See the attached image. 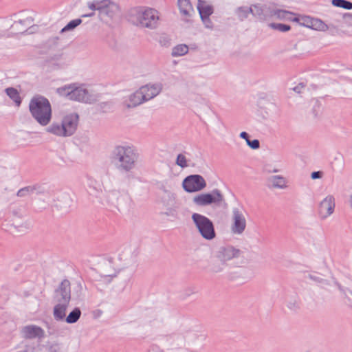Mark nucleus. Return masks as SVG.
Instances as JSON below:
<instances>
[{
	"label": "nucleus",
	"mask_w": 352,
	"mask_h": 352,
	"mask_svg": "<svg viewBox=\"0 0 352 352\" xmlns=\"http://www.w3.org/2000/svg\"><path fill=\"white\" fill-rule=\"evenodd\" d=\"M323 173L322 171H314L311 174L312 179H320L322 177Z\"/></svg>",
	"instance_id": "79ce46f5"
},
{
	"label": "nucleus",
	"mask_w": 352,
	"mask_h": 352,
	"mask_svg": "<svg viewBox=\"0 0 352 352\" xmlns=\"http://www.w3.org/2000/svg\"><path fill=\"white\" fill-rule=\"evenodd\" d=\"M241 250L232 245L221 246L215 253V257L223 264L233 258H238L241 255Z\"/></svg>",
	"instance_id": "9b49d317"
},
{
	"label": "nucleus",
	"mask_w": 352,
	"mask_h": 352,
	"mask_svg": "<svg viewBox=\"0 0 352 352\" xmlns=\"http://www.w3.org/2000/svg\"><path fill=\"white\" fill-rule=\"evenodd\" d=\"M298 21L300 25L314 30L325 32L329 29V26L319 19L305 16Z\"/></svg>",
	"instance_id": "4468645a"
},
{
	"label": "nucleus",
	"mask_w": 352,
	"mask_h": 352,
	"mask_svg": "<svg viewBox=\"0 0 352 352\" xmlns=\"http://www.w3.org/2000/svg\"><path fill=\"white\" fill-rule=\"evenodd\" d=\"M139 158L137 150L129 145H118L111 154V160L116 168L124 173L131 172L136 165Z\"/></svg>",
	"instance_id": "f257e3e1"
},
{
	"label": "nucleus",
	"mask_w": 352,
	"mask_h": 352,
	"mask_svg": "<svg viewBox=\"0 0 352 352\" xmlns=\"http://www.w3.org/2000/svg\"><path fill=\"white\" fill-rule=\"evenodd\" d=\"M247 144L252 149H258L260 147V142L256 139L248 140Z\"/></svg>",
	"instance_id": "ea45409f"
},
{
	"label": "nucleus",
	"mask_w": 352,
	"mask_h": 352,
	"mask_svg": "<svg viewBox=\"0 0 352 352\" xmlns=\"http://www.w3.org/2000/svg\"><path fill=\"white\" fill-rule=\"evenodd\" d=\"M5 36V33L0 31V38H3Z\"/></svg>",
	"instance_id": "5fc2aeb1"
},
{
	"label": "nucleus",
	"mask_w": 352,
	"mask_h": 352,
	"mask_svg": "<svg viewBox=\"0 0 352 352\" xmlns=\"http://www.w3.org/2000/svg\"><path fill=\"white\" fill-rule=\"evenodd\" d=\"M197 7L200 16H210L214 12L212 6L204 0H198Z\"/></svg>",
	"instance_id": "5701e85b"
},
{
	"label": "nucleus",
	"mask_w": 352,
	"mask_h": 352,
	"mask_svg": "<svg viewBox=\"0 0 352 352\" xmlns=\"http://www.w3.org/2000/svg\"><path fill=\"white\" fill-rule=\"evenodd\" d=\"M7 95L14 102L17 107L21 104V98L18 91L13 87H8L6 89Z\"/></svg>",
	"instance_id": "c85d7f7f"
},
{
	"label": "nucleus",
	"mask_w": 352,
	"mask_h": 352,
	"mask_svg": "<svg viewBox=\"0 0 352 352\" xmlns=\"http://www.w3.org/2000/svg\"><path fill=\"white\" fill-rule=\"evenodd\" d=\"M16 30L19 32H21V33H23L24 32L25 30H26V27H23L22 28H16Z\"/></svg>",
	"instance_id": "603ef678"
},
{
	"label": "nucleus",
	"mask_w": 352,
	"mask_h": 352,
	"mask_svg": "<svg viewBox=\"0 0 352 352\" xmlns=\"http://www.w3.org/2000/svg\"><path fill=\"white\" fill-rule=\"evenodd\" d=\"M278 171V170L277 169H274V170H273L272 172H273V173H277Z\"/></svg>",
	"instance_id": "4d7b16f0"
},
{
	"label": "nucleus",
	"mask_w": 352,
	"mask_h": 352,
	"mask_svg": "<svg viewBox=\"0 0 352 352\" xmlns=\"http://www.w3.org/2000/svg\"><path fill=\"white\" fill-rule=\"evenodd\" d=\"M350 293L352 294V292L351 291Z\"/></svg>",
	"instance_id": "13d9d810"
},
{
	"label": "nucleus",
	"mask_w": 352,
	"mask_h": 352,
	"mask_svg": "<svg viewBox=\"0 0 352 352\" xmlns=\"http://www.w3.org/2000/svg\"><path fill=\"white\" fill-rule=\"evenodd\" d=\"M202 22L204 23L205 27L208 29L213 28V23L212 22L210 16H200Z\"/></svg>",
	"instance_id": "58836bf2"
},
{
	"label": "nucleus",
	"mask_w": 352,
	"mask_h": 352,
	"mask_svg": "<svg viewBox=\"0 0 352 352\" xmlns=\"http://www.w3.org/2000/svg\"><path fill=\"white\" fill-rule=\"evenodd\" d=\"M140 88L142 91L144 98L146 102L156 97L161 93L163 89V85L161 82L154 84L149 83L142 86Z\"/></svg>",
	"instance_id": "dca6fc26"
},
{
	"label": "nucleus",
	"mask_w": 352,
	"mask_h": 352,
	"mask_svg": "<svg viewBox=\"0 0 352 352\" xmlns=\"http://www.w3.org/2000/svg\"><path fill=\"white\" fill-rule=\"evenodd\" d=\"M244 272V270H240L238 273L240 274H243Z\"/></svg>",
	"instance_id": "6e6d98bb"
},
{
	"label": "nucleus",
	"mask_w": 352,
	"mask_h": 352,
	"mask_svg": "<svg viewBox=\"0 0 352 352\" xmlns=\"http://www.w3.org/2000/svg\"><path fill=\"white\" fill-rule=\"evenodd\" d=\"M38 186L36 185L34 186H28L24 188L19 189L16 192V196L19 197H28L34 194V192H38Z\"/></svg>",
	"instance_id": "a878e982"
},
{
	"label": "nucleus",
	"mask_w": 352,
	"mask_h": 352,
	"mask_svg": "<svg viewBox=\"0 0 352 352\" xmlns=\"http://www.w3.org/2000/svg\"><path fill=\"white\" fill-rule=\"evenodd\" d=\"M47 352H59L60 346L57 343H52L47 346Z\"/></svg>",
	"instance_id": "a19ab883"
},
{
	"label": "nucleus",
	"mask_w": 352,
	"mask_h": 352,
	"mask_svg": "<svg viewBox=\"0 0 352 352\" xmlns=\"http://www.w3.org/2000/svg\"><path fill=\"white\" fill-rule=\"evenodd\" d=\"M56 92L60 96L71 100L85 103H92L95 101V99L89 94L87 89L76 83H72L58 87L56 89Z\"/></svg>",
	"instance_id": "7ed1b4c3"
},
{
	"label": "nucleus",
	"mask_w": 352,
	"mask_h": 352,
	"mask_svg": "<svg viewBox=\"0 0 352 352\" xmlns=\"http://www.w3.org/2000/svg\"><path fill=\"white\" fill-rule=\"evenodd\" d=\"M71 300L70 282L64 279L54 292V300L58 302L69 303Z\"/></svg>",
	"instance_id": "f8f14e48"
},
{
	"label": "nucleus",
	"mask_w": 352,
	"mask_h": 352,
	"mask_svg": "<svg viewBox=\"0 0 352 352\" xmlns=\"http://www.w3.org/2000/svg\"><path fill=\"white\" fill-rule=\"evenodd\" d=\"M192 220L204 239L212 240L215 238L214 226L209 218L199 213H193L192 214Z\"/></svg>",
	"instance_id": "423d86ee"
},
{
	"label": "nucleus",
	"mask_w": 352,
	"mask_h": 352,
	"mask_svg": "<svg viewBox=\"0 0 352 352\" xmlns=\"http://www.w3.org/2000/svg\"><path fill=\"white\" fill-rule=\"evenodd\" d=\"M29 110L34 119L41 125L47 126L52 119V107L47 98L35 96L30 101Z\"/></svg>",
	"instance_id": "f03ea898"
},
{
	"label": "nucleus",
	"mask_w": 352,
	"mask_h": 352,
	"mask_svg": "<svg viewBox=\"0 0 352 352\" xmlns=\"http://www.w3.org/2000/svg\"><path fill=\"white\" fill-rule=\"evenodd\" d=\"M99 273L102 278L107 279V281L109 282L113 276H116V272L112 266L111 261L110 260H104L100 263L99 267Z\"/></svg>",
	"instance_id": "6ab92c4d"
},
{
	"label": "nucleus",
	"mask_w": 352,
	"mask_h": 352,
	"mask_svg": "<svg viewBox=\"0 0 352 352\" xmlns=\"http://www.w3.org/2000/svg\"><path fill=\"white\" fill-rule=\"evenodd\" d=\"M135 23L142 28L153 30L159 25V12L153 8H138L134 10Z\"/></svg>",
	"instance_id": "20e7f679"
},
{
	"label": "nucleus",
	"mask_w": 352,
	"mask_h": 352,
	"mask_svg": "<svg viewBox=\"0 0 352 352\" xmlns=\"http://www.w3.org/2000/svg\"><path fill=\"white\" fill-rule=\"evenodd\" d=\"M251 11L252 10L250 6H240L235 9L234 14L240 21H243L251 14Z\"/></svg>",
	"instance_id": "bb28decb"
},
{
	"label": "nucleus",
	"mask_w": 352,
	"mask_h": 352,
	"mask_svg": "<svg viewBox=\"0 0 352 352\" xmlns=\"http://www.w3.org/2000/svg\"><path fill=\"white\" fill-rule=\"evenodd\" d=\"M25 23V20H19L17 22H14V24L12 25V28H17V26L19 25H23Z\"/></svg>",
	"instance_id": "a18cd8bd"
},
{
	"label": "nucleus",
	"mask_w": 352,
	"mask_h": 352,
	"mask_svg": "<svg viewBox=\"0 0 352 352\" xmlns=\"http://www.w3.org/2000/svg\"><path fill=\"white\" fill-rule=\"evenodd\" d=\"M45 325L47 329L48 336H54L58 333V328L56 322L53 321H45Z\"/></svg>",
	"instance_id": "473e14b6"
},
{
	"label": "nucleus",
	"mask_w": 352,
	"mask_h": 352,
	"mask_svg": "<svg viewBox=\"0 0 352 352\" xmlns=\"http://www.w3.org/2000/svg\"><path fill=\"white\" fill-rule=\"evenodd\" d=\"M159 42L162 46L168 47L170 45V39L166 34L160 36Z\"/></svg>",
	"instance_id": "4c0bfd02"
},
{
	"label": "nucleus",
	"mask_w": 352,
	"mask_h": 352,
	"mask_svg": "<svg viewBox=\"0 0 352 352\" xmlns=\"http://www.w3.org/2000/svg\"><path fill=\"white\" fill-rule=\"evenodd\" d=\"M58 37H53L48 40L49 43H52L53 45H56L58 43Z\"/></svg>",
	"instance_id": "49530a36"
},
{
	"label": "nucleus",
	"mask_w": 352,
	"mask_h": 352,
	"mask_svg": "<svg viewBox=\"0 0 352 352\" xmlns=\"http://www.w3.org/2000/svg\"><path fill=\"white\" fill-rule=\"evenodd\" d=\"M240 138L245 140L246 143L248 142V140H249V135L247 132L243 131L239 135Z\"/></svg>",
	"instance_id": "c03bdc74"
},
{
	"label": "nucleus",
	"mask_w": 352,
	"mask_h": 352,
	"mask_svg": "<svg viewBox=\"0 0 352 352\" xmlns=\"http://www.w3.org/2000/svg\"><path fill=\"white\" fill-rule=\"evenodd\" d=\"M290 14H292V12L287 10L270 8V17H275L278 19H287L288 16Z\"/></svg>",
	"instance_id": "c756f323"
},
{
	"label": "nucleus",
	"mask_w": 352,
	"mask_h": 352,
	"mask_svg": "<svg viewBox=\"0 0 352 352\" xmlns=\"http://www.w3.org/2000/svg\"><path fill=\"white\" fill-rule=\"evenodd\" d=\"M192 203L197 206L204 207L212 204L217 206H226L224 197L219 189H214L210 192L201 193L192 198Z\"/></svg>",
	"instance_id": "39448f33"
},
{
	"label": "nucleus",
	"mask_w": 352,
	"mask_h": 352,
	"mask_svg": "<svg viewBox=\"0 0 352 352\" xmlns=\"http://www.w3.org/2000/svg\"><path fill=\"white\" fill-rule=\"evenodd\" d=\"M336 204L333 195L327 196L320 204L319 213L322 219H326L334 212Z\"/></svg>",
	"instance_id": "2eb2a0df"
},
{
	"label": "nucleus",
	"mask_w": 352,
	"mask_h": 352,
	"mask_svg": "<svg viewBox=\"0 0 352 352\" xmlns=\"http://www.w3.org/2000/svg\"><path fill=\"white\" fill-rule=\"evenodd\" d=\"M56 305L53 309V316L56 320L60 321L64 320L66 315V311L69 303L55 302Z\"/></svg>",
	"instance_id": "4be33fe9"
},
{
	"label": "nucleus",
	"mask_w": 352,
	"mask_h": 352,
	"mask_svg": "<svg viewBox=\"0 0 352 352\" xmlns=\"http://www.w3.org/2000/svg\"><path fill=\"white\" fill-rule=\"evenodd\" d=\"M232 213L231 231L233 234H241L246 228V219L243 212L241 209L235 207L232 208Z\"/></svg>",
	"instance_id": "9d476101"
},
{
	"label": "nucleus",
	"mask_w": 352,
	"mask_h": 352,
	"mask_svg": "<svg viewBox=\"0 0 352 352\" xmlns=\"http://www.w3.org/2000/svg\"><path fill=\"white\" fill-rule=\"evenodd\" d=\"M79 121V116L76 113H69L63 117V126L65 129L67 136L72 135L76 131Z\"/></svg>",
	"instance_id": "ddd939ff"
},
{
	"label": "nucleus",
	"mask_w": 352,
	"mask_h": 352,
	"mask_svg": "<svg viewBox=\"0 0 352 352\" xmlns=\"http://www.w3.org/2000/svg\"><path fill=\"white\" fill-rule=\"evenodd\" d=\"M175 164L182 168H186L188 166L187 164L186 157L182 153L177 155Z\"/></svg>",
	"instance_id": "e433bc0d"
},
{
	"label": "nucleus",
	"mask_w": 352,
	"mask_h": 352,
	"mask_svg": "<svg viewBox=\"0 0 352 352\" xmlns=\"http://www.w3.org/2000/svg\"><path fill=\"white\" fill-rule=\"evenodd\" d=\"M269 27L273 30H278L281 32H285L291 29V26L283 23H271Z\"/></svg>",
	"instance_id": "72a5a7b5"
},
{
	"label": "nucleus",
	"mask_w": 352,
	"mask_h": 352,
	"mask_svg": "<svg viewBox=\"0 0 352 352\" xmlns=\"http://www.w3.org/2000/svg\"><path fill=\"white\" fill-rule=\"evenodd\" d=\"M21 333L25 339H42L45 337L44 330L36 325L30 324L23 327L21 329Z\"/></svg>",
	"instance_id": "f3484780"
},
{
	"label": "nucleus",
	"mask_w": 352,
	"mask_h": 352,
	"mask_svg": "<svg viewBox=\"0 0 352 352\" xmlns=\"http://www.w3.org/2000/svg\"><path fill=\"white\" fill-rule=\"evenodd\" d=\"M182 186L185 191L195 192L204 189L206 187V182L200 175H191L184 179Z\"/></svg>",
	"instance_id": "1a4fd4ad"
},
{
	"label": "nucleus",
	"mask_w": 352,
	"mask_h": 352,
	"mask_svg": "<svg viewBox=\"0 0 352 352\" xmlns=\"http://www.w3.org/2000/svg\"><path fill=\"white\" fill-rule=\"evenodd\" d=\"M338 289L345 296H346V290L344 289V287L340 285L338 283H336Z\"/></svg>",
	"instance_id": "de8ad7c7"
},
{
	"label": "nucleus",
	"mask_w": 352,
	"mask_h": 352,
	"mask_svg": "<svg viewBox=\"0 0 352 352\" xmlns=\"http://www.w3.org/2000/svg\"><path fill=\"white\" fill-rule=\"evenodd\" d=\"M47 132L59 137H67L65 129L61 122H53L47 129Z\"/></svg>",
	"instance_id": "b1692460"
},
{
	"label": "nucleus",
	"mask_w": 352,
	"mask_h": 352,
	"mask_svg": "<svg viewBox=\"0 0 352 352\" xmlns=\"http://www.w3.org/2000/svg\"><path fill=\"white\" fill-rule=\"evenodd\" d=\"M267 186L270 188L285 189L287 188L285 178L280 175H272L267 178Z\"/></svg>",
	"instance_id": "412c9836"
},
{
	"label": "nucleus",
	"mask_w": 352,
	"mask_h": 352,
	"mask_svg": "<svg viewBox=\"0 0 352 352\" xmlns=\"http://www.w3.org/2000/svg\"><path fill=\"white\" fill-rule=\"evenodd\" d=\"M144 96L141 88L131 94L129 97V100L124 101V104L127 108L135 107L144 102H145Z\"/></svg>",
	"instance_id": "aec40b11"
},
{
	"label": "nucleus",
	"mask_w": 352,
	"mask_h": 352,
	"mask_svg": "<svg viewBox=\"0 0 352 352\" xmlns=\"http://www.w3.org/2000/svg\"><path fill=\"white\" fill-rule=\"evenodd\" d=\"M344 19H349L350 20H352V14L351 13H345L343 15Z\"/></svg>",
	"instance_id": "09e8293b"
},
{
	"label": "nucleus",
	"mask_w": 352,
	"mask_h": 352,
	"mask_svg": "<svg viewBox=\"0 0 352 352\" xmlns=\"http://www.w3.org/2000/svg\"><path fill=\"white\" fill-rule=\"evenodd\" d=\"M331 3L336 7L342 8L346 10H352V2L347 0H332Z\"/></svg>",
	"instance_id": "2f4dec72"
},
{
	"label": "nucleus",
	"mask_w": 352,
	"mask_h": 352,
	"mask_svg": "<svg viewBox=\"0 0 352 352\" xmlns=\"http://www.w3.org/2000/svg\"><path fill=\"white\" fill-rule=\"evenodd\" d=\"M108 201L119 211H123L130 208L131 198L127 192L112 190L108 195Z\"/></svg>",
	"instance_id": "6e6552de"
},
{
	"label": "nucleus",
	"mask_w": 352,
	"mask_h": 352,
	"mask_svg": "<svg viewBox=\"0 0 352 352\" xmlns=\"http://www.w3.org/2000/svg\"><path fill=\"white\" fill-rule=\"evenodd\" d=\"M82 20L80 19H76L69 21L62 30L61 32H65L70 30H73L80 24H81Z\"/></svg>",
	"instance_id": "f704fd0d"
},
{
	"label": "nucleus",
	"mask_w": 352,
	"mask_h": 352,
	"mask_svg": "<svg viewBox=\"0 0 352 352\" xmlns=\"http://www.w3.org/2000/svg\"><path fill=\"white\" fill-rule=\"evenodd\" d=\"M188 46L186 44H179L172 49L171 56L173 57L182 56L188 52Z\"/></svg>",
	"instance_id": "cd10ccee"
},
{
	"label": "nucleus",
	"mask_w": 352,
	"mask_h": 352,
	"mask_svg": "<svg viewBox=\"0 0 352 352\" xmlns=\"http://www.w3.org/2000/svg\"><path fill=\"white\" fill-rule=\"evenodd\" d=\"M87 7L92 11H98L100 16L104 15L109 18H113L119 11V6L110 0L88 1Z\"/></svg>",
	"instance_id": "0eeeda50"
},
{
	"label": "nucleus",
	"mask_w": 352,
	"mask_h": 352,
	"mask_svg": "<svg viewBox=\"0 0 352 352\" xmlns=\"http://www.w3.org/2000/svg\"><path fill=\"white\" fill-rule=\"evenodd\" d=\"M180 13L186 17H189L194 12L190 0H177Z\"/></svg>",
	"instance_id": "393cba45"
},
{
	"label": "nucleus",
	"mask_w": 352,
	"mask_h": 352,
	"mask_svg": "<svg viewBox=\"0 0 352 352\" xmlns=\"http://www.w3.org/2000/svg\"><path fill=\"white\" fill-rule=\"evenodd\" d=\"M251 14L261 21H264L270 16L271 7L267 4L256 3L250 6Z\"/></svg>",
	"instance_id": "a211bd4d"
},
{
	"label": "nucleus",
	"mask_w": 352,
	"mask_h": 352,
	"mask_svg": "<svg viewBox=\"0 0 352 352\" xmlns=\"http://www.w3.org/2000/svg\"><path fill=\"white\" fill-rule=\"evenodd\" d=\"M213 271L214 272H220L222 271V268L219 267H214L213 268Z\"/></svg>",
	"instance_id": "3c124183"
},
{
	"label": "nucleus",
	"mask_w": 352,
	"mask_h": 352,
	"mask_svg": "<svg viewBox=\"0 0 352 352\" xmlns=\"http://www.w3.org/2000/svg\"><path fill=\"white\" fill-rule=\"evenodd\" d=\"M305 87V85L304 83L300 82L297 86L293 88V90L296 93H301L302 90Z\"/></svg>",
	"instance_id": "37998d69"
},
{
	"label": "nucleus",
	"mask_w": 352,
	"mask_h": 352,
	"mask_svg": "<svg viewBox=\"0 0 352 352\" xmlns=\"http://www.w3.org/2000/svg\"><path fill=\"white\" fill-rule=\"evenodd\" d=\"M287 307L292 311H296L300 309V301L298 299H292L287 302Z\"/></svg>",
	"instance_id": "c9c22d12"
},
{
	"label": "nucleus",
	"mask_w": 352,
	"mask_h": 352,
	"mask_svg": "<svg viewBox=\"0 0 352 352\" xmlns=\"http://www.w3.org/2000/svg\"><path fill=\"white\" fill-rule=\"evenodd\" d=\"M94 14H95V12H94V11H93L91 13L82 14V17H91V16H94Z\"/></svg>",
	"instance_id": "8fccbe9b"
},
{
	"label": "nucleus",
	"mask_w": 352,
	"mask_h": 352,
	"mask_svg": "<svg viewBox=\"0 0 352 352\" xmlns=\"http://www.w3.org/2000/svg\"><path fill=\"white\" fill-rule=\"evenodd\" d=\"M81 316V311L78 307L74 309L69 315L65 318V321L68 324L76 322Z\"/></svg>",
	"instance_id": "7c9ffc66"
},
{
	"label": "nucleus",
	"mask_w": 352,
	"mask_h": 352,
	"mask_svg": "<svg viewBox=\"0 0 352 352\" xmlns=\"http://www.w3.org/2000/svg\"><path fill=\"white\" fill-rule=\"evenodd\" d=\"M349 205H350L351 208H352V194L350 195V197H349Z\"/></svg>",
	"instance_id": "864d4df0"
}]
</instances>
